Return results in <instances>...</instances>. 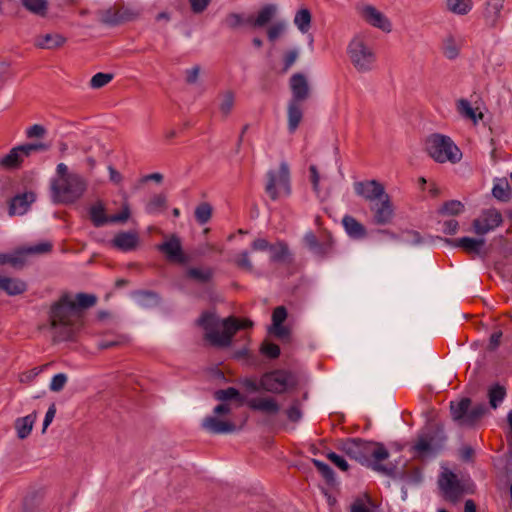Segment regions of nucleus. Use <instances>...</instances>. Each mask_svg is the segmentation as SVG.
Segmentation results:
<instances>
[{
  "instance_id": "53",
  "label": "nucleus",
  "mask_w": 512,
  "mask_h": 512,
  "mask_svg": "<svg viewBox=\"0 0 512 512\" xmlns=\"http://www.w3.org/2000/svg\"><path fill=\"white\" fill-rule=\"evenodd\" d=\"M287 417L292 422H298L302 418L301 405L295 401L286 411Z\"/></svg>"
},
{
  "instance_id": "9",
  "label": "nucleus",
  "mask_w": 512,
  "mask_h": 512,
  "mask_svg": "<svg viewBox=\"0 0 512 512\" xmlns=\"http://www.w3.org/2000/svg\"><path fill=\"white\" fill-rule=\"evenodd\" d=\"M267 177L266 192L271 199L276 200L290 194V171L286 162L280 163L277 172L269 171Z\"/></svg>"
},
{
  "instance_id": "23",
  "label": "nucleus",
  "mask_w": 512,
  "mask_h": 512,
  "mask_svg": "<svg viewBox=\"0 0 512 512\" xmlns=\"http://www.w3.org/2000/svg\"><path fill=\"white\" fill-rule=\"evenodd\" d=\"M138 242L136 232H120L113 238L112 245L121 251H131L136 248Z\"/></svg>"
},
{
  "instance_id": "39",
  "label": "nucleus",
  "mask_w": 512,
  "mask_h": 512,
  "mask_svg": "<svg viewBox=\"0 0 512 512\" xmlns=\"http://www.w3.org/2000/svg\"><path fill=\"white\" fill-rule=\"evenodd\" d=\"M90 218L93 224L97 227L103 226L109 223V216L105 213V207L101 202L94 204L90 208Z\"/></svg>"
},
{
  "instance_id": "26",
  "label": "nucleus",
  "mask_w": 512,
  "mask_h": 512,
  "mask_svg": "<svg viewBox=\"0 0 512 512\" xmlns=\"http://www.w3.org/2000/svg\"><path fill=\"white\" fill-rule=\"evenodd\" d=\"M287 117H288V130L290 133H294L303 118V109L300 102L296 100H290L287 106Z\"/></svg>"
},
{
  "instance_id": "24",
  "label": "nucleus",
  "mask_w": 512,
  "mask_h": 512,
  "mask_svg": "<svg viewBox=\"0 0 512 512\" xmlns=\"http://www.w3.org/2000/svg\"><path fill=\"white\" fill-rule=\"evenodd\" d=\"M35 201V195L32 192H27L22 195L15 196L9 206L10 215H23L27 212L31 203Z\"/></svg>"
},
{
  "instance_id": "2",
  "label": "nucleus",
  "mask_w": 512,
  "mask_h": 512,
  "mask_svg": "<svg viewBox=\"0 0 512 512\" xmlns=\"http://www.w3.org/2000/svg\"><path fill=\"white\" fill-rule=\"evenodd\" d=\"M343 452L361 464L371 466L373 470L385 475H393L395 467L381 462L389 457L388 450L381 443L360 439L347 440L342 444Z\"/></svg>"
},
{
  "instance_id": "47",
  "label": "nucleus",
  "mask_w": 512,
  "mask_h": 512,
  "mask_svg": "<svg viewBox=\"0 0 512 512\" xmlns=\"http://www.w3.org/2000/svg\"><path fill=\"white\" fill-rule=\"evenodd\" d=\"M187 276L199 282L205 283L212 277V270L209 268H190L187 270Z\"/></svg>"
},
{
  "instance_id": "43",
  "label": "nucleus",
  "mask_w": 512,
  "mask_h": 512,
  "mask_svg": "<svg viewBox=\"0 0 512 512\" xmlns=\"http://www.w3.org/2000/svg\"><path fill=\"white\" fill-rule=\"evenodd\" d=\"M486 407L483 404H478L474 406L473 408H469L468 416L466 417V420L464 421L465 427H472L474 426L485 414Z\"/></svg>"
},
{
  "instance_id": "60",
  "label": "nucleus",
  "mask_w": 512,
  "mask_h": 512,
  "mask_svg": "<svg viewBox=\"0 0 512 512\" xmlns=\"http://www.w3.org/2000/svg\"><path fill=\"white\" fill-rule=\"evenodd\" d=\"M327 458L335 465L337 466L340 470L342 471H347L348 468H349V465L347 463V461L340 455L334 453V452H330L327 454Z\"/></svg>"
},
{
  "instance_id": "14",
  "label": "nucleus",
  "mask_w": 512,
  "mask_h": 512,
  "mask_svg": "<svg viewBox=\"0 0 512 512\" xmlns=\"http://www.w3.org/2000/svg\"><path fill=\"white\" fill-rule=\"evenodd\" d=\"M503 222L502 214L496 208L483 210L481 214L473 221V230L477 235H485Z\"/></svg>"
},
{
  "instance_id": "27",
  "label": "nucleus",
  "mask_w": 512,
  "mask_h": 512,
  "mask_svg": "<svg viewBox=\"0 0 512 512\" xmlns=\"http://www.w3.org/2000/svg\"><path fill=\"white\" fill-rule=\"evenodd\" d=\"M23 149L20 146L12 148L8 154L0 157V168L2 169H16L18 168L23 159Z\"/></svg>"
},
{
  "instance_id": "41",
  "label": "nucleus",
  "mask_w": 512,
  "mask_h": 512,
  "mask_svg": "<svg viewBox=\"0 0 512 512\" xmlns=\"http://www.w3.org/2000/svg\"><path fill=\"white\" fill-rule=\"evenodd\" d=\"M235 104V94L232 91H225L219 95V111L223 116H228Z\"/></svg>"
},
{
  "instance_id": "5",
  "label": "nucleus",
  "mask_w": 512,
  "mask_h": 512,
  "mask_svg": "<svg viewBox=\"0 0 512 512\" xmlns=\"http://www.w3.org/2000/svg\"><path fill=\"white\" fill-rule=\"evenodd\" d=\"M87 189L86 179L79 175L51 179V199L57 204H72L79 200Z\"/></svg>"
},
{
  "instance_id": "15",
  "label": "nucleus",
  "mask_w": 512,
  "mask_h": 512,
  "mask_svg": "<svg viewBox=\"0 0 512 512\" xmlns=\"http://www.w3.org/2000/svg\"><path fill=\"white\" fill-rule=\"evenodd\" d=\"M369 209L372 213L373 222L377 225L390 224L394 219L395 208L389 194L384 196L383 199L372 203Z\"/></svg>"
},
{
  "instance_id": "61",
  "label": "nucleus",
  "mask_w": 512,
  "mask_h": 512,
  "mask_svg": "<svg viewBox=\"0 0 512 512\" xmlns=\"http://www.w3.org/2000/svg\"><path fill=\"white\" fill-rule=\"evenodd\" d=\"M261 351L269 358H277L280 354L279 346L274 343H264L261 347Z\"/></svg>"
},
{
  "instance_id": "11",
  "label": "nucleus",
  "mask_w": 512,
  "mask_h": 512,
  "mask_svg": "<svg viewBox=\"0 0 512 512\" xmlns=\"http://www.w3.org/2000/svg\"><path fill=\"white\" fill-rule=\"evenodd\" d=\"M50 242H41L36 245L24 247L10 254H0V264H10L13 267H21L25 263L26 255L43 254L51 250Z\"/></svg>"
},
{
  "instance_id": "45",
  "label": "nucleus",
  "mask_w": 512,
  "mask_h": 512,
  "mask_svg": "<svg viewBox=\"0 0 512 512\" xmlns=\"http://www.w3.org/2000/svg\"><path fill=\"white\" fill-rule=\"evenodd\" d=\"M225 24L231 29H237L243 25H250V21H248V16L244 14L230 13L225 18Z\"/></svg>"
},
{
  "instance_id": "7",
  "label": "nucleus",
  "mask_w": 512,
  "mask_h": 512,
  "mask_svg": "<svg viewBox=\"0 0 512 512\" xmlns=\"http://www.w3.org/2000/svg\"><path fill=\"white\" fill-rule=\"evenodd\" d=\"M296 385L294 376L285 370H274L261 376L259 383L250 381L247 387L251 390L258 391L260 389L274 393L282 394Z\"/></svg>"
},
{
  "instance_id": "33",
  "label": "nucleus",
  "mask_w": 512,
  "mask_h": 512,
  "mask_svg": "<svg viewBox=\"0 0 512 512\" xmlns=\"http://www.w3.org/2000/svg\"><path fill=\"white\" fill-rule=\"evenodd\" d=\"M215 399L220 401L221 403H229L233 407L232 402L235 403V406L238 407L243 403V397L239 393V391L233 387H229L227 389L218 390L214 394Z\"/></svg>"
},
{
  "instance_id": "56",
  "label": "nucleus",
  "mask_w": 512,
  "mask_h": 512,
  "mask_svg": "<svg viewBox=\"0 0 512 512\" xmlns=\"http://www.w3.org/2000/svg\"><path fill=\"white\" fill-rule=\"evenodd\" d=\"M313 464L317 467L319 472L326 480L332 481L334 479L333 470L329 467V465L317 459L313 460Z\"/></svg>"
},
{
  "instance_id": "49",
  "label": "nucleus",
  "mask_w": 512,
  "mask_h": 512,
  "mask_svg": "<svg viewBox=\"0 0 512 512\" xmlns=\"http://www.w3.org/2000/svg\"><path fill=\"white\" fill-rule=\"evenodd\" d=\"M464 210V205L458 200H450L443 204L440 213L445 215H458Z\"/></svg>"
},
{
  "instance_id": "6",
  "label": "nucleus",
  "mask_w": 512,
  "mask_h": 512,
  "mask_svg": "<svg viewBox=\"0 0 512 512\" xmlns=\"http://www.w3.org/2000/svg\"><path fill=\"white\" fill-rule=\"evenodd\" d=\"M429 156L438 163L456 164L462 159V152L454 141L443 134H432L426 140Z\"/></svg>"
},
{
  "instance_id": "10",
  "label": "nucleus",
  "mask_w": 512,
  "mask_h": 512,
  "mask_svg": "<svg viewBox=\"0 0 512 512\" xmlns=\"http://www.w3.org/2000/svg\"><path fill=\"white\" fill-rule=\"evenodd\" d=\"M140 11L134 7H110L100 12V21L110 26H117L137 19Z\"/></svg>"
},
{
  "instance_id": "44",
  "label": "nucleus",
  "mask_w": 512,
  "mask_h": 512,
  "mask_svg": "<svg viewBox=\"0 0 512 512\" xmlns=\"http://www.w3.org/2000/svg\"><path fill=\"white\" fill-rule=\"evenodd\" d=\"M22 4L27 10L39 16H44L47 12L46 0H22Z\"/></svg>"
},
{
  "instance_id": "52",
  "label": "nucleus",
  "mask_w": 512,
  "mask_h": 512,
  "mask_svg": "<svg viewBox=\"0 0 512 512\" xmlns=\"http://www.w3.org/2000/svg\"><path fill=\"white\" fill-rule=\"evenodd\" d=\"M67 375L64 373H58L54 375L49 384V388L53 392L61 391L67 383Z\"/></svg>"
},
{
  "instance_id": "42",
  "label": "nucleus",
  "mask_w": 512,
  "mask_h": 512,
  "mask_svg": "<svg viewBox=\"0 0 512 512\" xmlns=\"http://www.w3.org/2000/svg\"><path fill=\"white\" fill-rule=\"evenodd\" d=\"M288 24L285 20H280L267 28V38L270 42L274 43L287 31Z\"/></svg>"
},
{
  "instance_id": "58",
  "label": "nucleus",
  "mask_w": 512,
  "mask_h": 512,
  "mask_svg": "<svg viewBox=\"0 0 512 512\" xmlns=\"http://www.w3.org/2000/svg\"><path fill=\"white\" fill-rule=\"evenodd\" d=\"M23 149V154L25 157L29 156L32 152L35 151H46L48 150V145L45 143H30L25 145H20Z\"/></svg>"
},
{
  "instance_id": "38",
  "label": "nucleus",
  "mask_w": 512,
  "mask_h": 512,
  "mask_svg": "<svg viewBox=\"0 0 512 512\" xmlns=\"http://www.w3.org/2000/svg\"><path fill=\"white\" fill-rule=\"evenodd\" d=\"M311 13L308 9L303 8L297 11L294 17V24L297 27V29L302 33L305 34L309 31L311 27Z\"/></svg>"
},
{
  "instance_id": "25",
  "label": "nucleus",
  "mask_w": 512,
  "mask_h": 512,
  "mask_svg": "<svg viewBox=\"0 0 512 512\" xmlns=\"http://www.w3.org/2000/svg\"><path fill=\"white\" fill-rule=\"evenodd\" d=\"M463 46V39L454 35H447L442 42V52L447 59L454 60L459 56Z\"/></svg>"
},
{
  "instance_id": "28",
  "label": "nucleus",
  "mask_w": 512,
  "mask_h": 512,
  "mask_svg": "<svg viewBox=\"0 0 512 512\" xmlns=\"http://www.w3.org/2000/svg\"><path fill=\"white\" fill-rule=\"evenodd\" d=\"M470 408V400L468 398H463L457 402H451L450 410L453 420L462 427H465L464 421L468 416Z\"/></svg>"
},
{
  "instance_id": "57",
  "label": "nucleus",
  "mask_w": 512,
  "mask_h": 512,
  "mask_svg": "<svg viewBox=\"0 0 512 512\" xmlns=\"http://www.w3.org/2000/svg\"><path fill=\"white\" fill-rule=\"evenodd\" d=\"M136 300L142 306H151L157 303V296L153 293L142 292L137 295Z\"/></svg>"
},
{
  "instance_id": "31",
  "label": "nucleus",
  "mask_w": 512,
  "mask_h": 512,
  "mask_svg": "<svg viewBox=\"0 0 512 512\" xmlns=\"http://www.w3.org/2000/svg\"><path fill=\"white\" fill-rule=\"evenodd\" d=\"M37 419L36 412H33L27 416L16 419L15 421V429L17 432V436L20 439H25L31 433L34 423Z\"/></svg>"
},
{
  "instance_id": "8",
  "label": "nucleus",
  "mask_w": 512,
  "mask_h": 512,
  "mask_svg": "<svg viewBox=\"0 0 512 512\" xmlns=\"http://www.w3.org/2000/svg\"><path fill=\"white\" fill-rule=\"evenodd\" d=\"M232 411L229 403H220L217 405L213 413L205 417L202 421V428L212 434H228L237 430V425L228 418Z\"/></svg>"
},
{
  "instance_id": "46",
  "label": "nucleus",
  "mask_w": 512,
  "mask_h": 512,
  "mask_svg": "<svg viewBox=\"0 0 512 512\" xmlns=\"http://www.w3.org/2000/svg\"><path fill=\"white\" fill-rule=\"evenodd\" d=\"M506 395L505 389L502 386L495 385L489 389V403L492 408H497L504 400Z\"/></svg>"
},
{
  "instance_id": "12",
  "label": "nucleus",
  "mask_w": 512,
  "mask_h": 512,
  "mask_svg": "<svg viewBox=\"0 0 512 512\" xmlns=\"http://www.w3.org/2000/svg\"><path fill=\"white\" fill-rule=\"evenodd\" d=\"M438 485L443 496L450 501L458 500L466 491L457 476L446 468L439 477Z\"/></svg>"
},
{
  "instance_id": "37",
  "label": "nucleus",
  "mask_w": 512,
  "mask_h": 512,
  "mask_svg": "<svg viewBox=\"0 0 512 512\" xmlns=\"http://www.w3.org/2000/svg\"><path fill=\"white\" fill-rule=\"evenodd\" d=\"M492 194L502 202H506L511 198V188L506 178L495 179Z\"/></svg>"
},
{
  "instance_id": "32",
  "label": "nucleus",
  "mask_w": 512,
  "mask_h": 512,
  "mask_svg": "<svg viewBox=\"0 0 512 512\" xmlns=\"http://www.w3.org/2000/svg\"><path fill=\"white\" fill-rule=\"evenodd\" d=\"M454 245L460 247L468 253L481 255L485 245L484 239H476L470 237H462L455 241Z\"/></svg>"
},
{
  "instance_id": "21",
  "label": "nucleus",
  "mask_w": 512,
  "mask_h": 512,
  "mask_svg": "<svg viewBox=\"0 0 512 512\" xmlns=\"http://www.w3.org/2000/svg\"><path fill=\"white\" fill-rule=\"evenodd\" d=\"M250 408L263 412L268 415H276L280 411V405L275 398L270 396H260L248 401Z\"/></svg>"
},
{
  "instance_id": "55",
  "label": "nucleus",
  "mask_w": 512,
  "mask_h": 512,
  "mask_svg": "<svg viewBox=\"0 0 512 512\" xmlns=\"http://www.w3.org/2000/svg\"><path fill=\"white\" fill-rule=\"evenodd\" d=\"M309 171H310V181L312 183L313 190L317 196H320L321 188H320V175H319L318 169L315 165H311L309 167Z\"/></svg>"
},
{
  "instance_id": "59",
  "label": "nucleus",
  "mask_w": 512,
  "mask_h": 512,
  "mask_svg": "<svg viewBox=\"0 0 512 512\" xmlns=\"http://www.w3.org/2000/svg\"><path fill=\"white\" fill-rule=\"evenodd\" d=\"M130 216V208L128 204H124L119 214L109 216V223H124Z\"/></svg>"
},
{
  "instance_id": "54",
  "label": "nucleus",
  "mask_w": 512,
  "mask_h": 512,
  "mask_svg": "<svg viewBox=\"0 0 512 512\" xmlns=\"http://www.w3.org/2000/svg\"><path fill=\"white\" fill-rule=\"evenodd\" d=\"M299 56V51L297 49H292L286 52L283 56V71H288L293 64L296 62Z\"/></svg>"
},
{
  "instance_id": "30",
  "label": "nucleus",
  "mask_w": 512,
  "mask_h": 512,
  "mask_svg": "<svg viewBox=\"0 0 512 512\" xmlns=\"http://www.w3.org/2000/svg\"><path fill=\"white\" fill-rule=\"evenodd\" d=\"M347 234L354 239H362L366 236V228L354 217L346 215L342 219Z\"/></svg>"
},
{
  "instance_id": "22",
  "label": "nucleus",
  "mask_w": 512,
  "mask_h": 512,
  "mask_svg": "<svg viewBox=\"0 0 512 512\" xmlns=\"http://www.w3.org/2000/svg\"><path fill=\"white\" fill-rule=\"evenodd\" d=\"M278 8L275 4H267L263 6L256 14V16H248L250 26L253 28L265 27L277 14Z\"/></svg>"
},
{
  "instance_id": "3",
  "label": "nucleus",
  "mask_w": 512,
  "mask_h": 512,
  "mask_svg": "<svg viewBox=\"0 0 512 512\" xmlns=\"http://www.w3.org/2000/svg\"><path fill=\"white\" fill-rule=\"evenodd\" d=\"M198 324L204 329L206 339L212 345L219 347L229 346L238 330L252 326L249 320L239 321L233 317L220 320L212 312L203 313Z\"/></svg>"
},
{
  "instance_id": "4",
  "label": "nucleus",
  "mask_w": 512,
  "mask_h": 512,
  "mask_svg": "<svg viewBox=\"0 0 512 512\" xmlns=\"http://www.w3.org/2000/svg\"><path fill=\"white\" fill-rule=\"evenodd\" d=\"M347 55L349 61L359 73H370L377 67L374 43L365 34H357L349 41Z\"/></svg>"
},
{
  "instance_id": "36",
  "label": "nucleus",
  "mask_w": 512,
  "mask_h": 512,
  "mask_svg": "<svg viewBox=\"0 0 512 512\" xmlns=\"http://www.w3.org/2000/svg\"><path fill=\"white\" fill-rule=\"evenodd\" d=\"M473 6L472 0H446L447 10L458 16L467 15Z\"/></svg>"
},
{
  "instance_id": "64",
  "label": "nucleus",
  "mask_w": 512,
  "mask_h": 512,
  "mask_svg": "<svg viewBox=\"0 0 512 512\" xmlns=\"http://www.w3.org/2000/svg\"><path fill=\"white\" fill-rule=\"evenodd\" d=\"M350 512H374L373 509L361 500L355 501L350 509Z\"/></svg>"
},
{
  "instance_id": "62",
  "label": "nucleus",
  "mask_w": 512,
  "mask_h": 512,
  "mask_svg": "<svg viewBox=\"0 0 512 512\" xmlns=\"http://www.w3.org/2000/svg\"><path fill=\"white\" fill-rule=\"evenodd\" d=\"M165 204V198L161 195L154 196L146 206L148 213H154Z\"/></svg>"
},
{
  "instance_id": "51",
  "label": "nucleus",
  "mask_w": 512,
  "mask_h": 512,
  "mask_svg": "<svg viewBox=\"0 0 512 512\" xmlns=\"http://www.w3.org/2000/svg\"><path fill=\"white\" fill-rule=\"evenodd\" d=\"M112 78V74L109 73H96L90 80V86L94 89H99L107 85Z\"/></svg>"
},
{
  "instance_id": "1",
  "label": "nucleus",
  "mask_w": 512,
  "mask_h": 512,
  "mask_svg": "<svg viewBox=\"0 0 512 512\" xmlns=\"http://www.w3.org/2000/svg\"><path fill=\"white\" fill-rule=\"evenodd\" d=\"M96 303L91 294L79 293L73 298L63 295L50 310V326L58 341L72 340L80 329V308H88Z\"/></svg>"
},
{
  "instance_id": "48",
  "label": "nucleus",
  "mask_w": 512,
  "mask_h": 512,
  "mask_svg": "<svg viewBox=\"0 0 512 512\" xmlns=\"http://www.w3.org/2000/svg\"><path fill=\"white\" fill-rule=\"evenodd\" d=\"M268 251L272 261H282L288 254L287 246L282 242L270 245Z\"/></svg>"
},
{
  "instance_id": "16",
  "label": "nucleus",
  "mask_w": 512,
  "mask_h": 512,
  "mask_svg": "<svg viewBox=\"0 0 512 512\" xmlns=\"http://www.w3.org/2000/svg\"><path fill=\"white\" fill-rule=\"evenodd\" d=\"M157 249L162 252L168 261L184 264L187 258L182 249L181 239L175 235L165 237V240L157 246Z\"/></svg>"
},
{
  "instance_id": "63",
  "label": "nucleus",
  "mask_w": 512,
  "mask_h": 512,
  "mask_svg": "<svg viewBox=\"0 0 512 512\" xmlns=\"http://www.w3.org/2000/svg\"><path fill=\"white\" fill-rule=\"evenodd\" d=\"M46 134V129L40 124H34L26 130L28 138H41Z\"/></svg>"
},
{
  "instance_id": "29",
  "label": "nucleus",
  "mask_w": 512,
  "mask_h": 512,
  "mask_svg": "<svg viewBox=\"0 0 512 512\" xmlns=\"http://www.w3.org/2000/svg\"><path fill=\"white\" fill-rule=\"evenodd\" d=\"M432 442H433L432 436H430L428 434L420 435L417 439V442L415 443V445L412 448L414 455L417 457H420V458H424V457L433 455L435 452V449L433 447Z\"/></svg>"
},
{
  "instance_id": "34",
  "label": "nucleus",
  "mask_w": 512,
  "mask_h": 512,
  "mask_svg": "<svg viewBox=\"0 0 512 512\" xmlns=\"http://www.w3.org/2000/svg\"><path fill=\"white\" fill-rule=\"evenodd\" d=\"M26 290V284L18 279L4 277L0 275V291L8 295H18Z\"/></svg>"
},
{
  "instance_id": "50",
  "label": "nucleus",
  "mask_w": 512,
  "mask_h": 512,
  "mask_svg": "<svg viewBox=\"0 0 512 512\" xmlns=\"http://www.w3.org/2000/svg\"><path fill=\"white\" fill-rule=\"evenodd\" d=\"M212 214V208L209 204L203 203L197 206L195 210V218L200 224H205L209 221Z\"/></svg>"
},
{
  "instance_id": "13",
  "label": "nucleus",
  "mask_w": 512,
  "mask_h": 512,
  "mask_svg": "<svg viewBox=\"0 0 512 512\" xmlns=\"http://www.w3.org/2000/svg\"><path fill=\"white\" fill-rule=\"evenodd\" d=\"M355 193L369 203L383 199L388 193L382 183L377 180L357 181L353 184Z\"/></svg>"
},
{
  "instance_id": "20",
  "label": "nucleus",
  "mask_w": 512,
  "mask_h": 512,
  "mask_svg": "<svg viewBox=\"0 0 512 512\" xmlns=\"http://www.w3.org/2000/svg\"><path fill=\"white\" fill-rule=\"evenodd\" d=\"M289 86L292 92V99L297 102L306 100L309 96V84L307 77L302 73H295L291 76Z\"/></svg>"
},
{
  "instance_id": "18",
  "label": "nucleus",
  "mask_w": 512,
  "mask_h": 512,
  "mask_svg": "<svg viewBox=\"0 0 512 512\" xmlns=\"http://www.w3.org/2000/svg\"><path fill=\"white\" fill-rule=\"evenodd\" d=\"M456 110L465 120L477 125L484 117L480 106L473 105L468 99L460 98L456 101Z\"/></svg>"
},
{
  "instance_id": "35",
  "label": "nucleus",
  "mask_w": 512,
  "mask_h": 512,
  "mask_svg": "<svg viewBox=\"0 0 512 512\" xmlns=\"http://www.w3.org/2000/svg\"><path fill=\"white\" fill-rule=\"evenodd\" d=\"M65 38L60 34H45L38 36L35 45L42 49H54L64 44Z\"/></svg>"
},
{
  "instance_id": "19",
  "label": "nucleus",
  "mask_w": 512,
  "mask_h": 512,
  "mask_svg": "<svg viewBox=\"0 0 512 512\" xmlns=\"http://www.w3.org/2000/svg\"><path fill=\"white\" fill-rule=\"evenodd\" d=\"M505 0H487L484 4L483 19L487 26L496 27L502 17Z\"/></svg>"
},
{
  "instance_id": "17",
  "label": "nucleus",
  "mask_w": 512,
  "mask_h": 512,
  "mask_svg": "<svg viewBox=\"0 0 512 512\" xmlns=\"http://www.w3.org/2000/svg\"><path fill=\"white\" fill-rule=\"evenodd\" d=\"M359 14L365 22L369 25L376 27L384 32L391 31V22L389 19L377 8L372 5H362L359 7Z\"/></svg>"
},
{
  "instance_id": "40",
  "label": "nucleus",
  "mask_w": 512,
  "mask_h": 512,
  "mask_svg": "<svg viewBox=\"0 0 512 512\" xmlns=\"http://www.w3.org/2000/svg\"><path fill=\"white\" fill-rule=\"evenodd\" d=\"M287 317L286 309L283 306H279L275 308L272 314V322H273V332L277 336H284L285 329L282 327V323L285 321Z\"/></svg>"
}]
</instances>
